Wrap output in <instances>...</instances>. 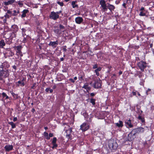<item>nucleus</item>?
<instances>
[{
	"label": "nucleus",
	"mask_w": 154,
	"mask_h": 154,
	"mask_svg": "<svg viewBox=\"0 0 154 154\" xmlns=\"http://www.w3.org/2000/svg\"><path fill=\"white\" fill-rule=\"evenodd\" d=\"M2 94V96L3 97H5L7 96V95L4 92H3Z\"/></svg>",
	"instance_id": "obj_45"
},
{
	"label": "nucleus",
	"mask_w": 154,
	"mask_h": 154,
	"mask_svg": "<svg viewBox=\"0 0 154 154\" xmlns=\"http://www.w3.org/2000/svg\"><path fill=\"white\" fill-rule=\"evenodd\" d=\"M74 80H77V77H74Z\"/></svg>",
	"instance_id": "obj_64"
},
{
	"label": "nucleus",
	"mask_w": 154,
	"mask_h": 154,
	"mask_svg": "<svg viewBox=\"0 0 154 154\" xmlns=\"http://www.w3.org/2000/svg\"><path fill=\"white\" fill-rule=\"evenodd\" d=\"M101 86V82L100 80H95L94 84L93 85V87L95 88H100Z\"/></svg>",
	"instance_id": "obj_6"
},
{
	"label": "nucleus",
	"mask_w": 154,
	"mask_h": 154,
	"mask_svg": "<svg viewBox=\"0 0 154 154\" xmlns=\"http://www.w3.org/2000/svg\"><path fill=\"white\" fill-rule=\"evenodd\" d=\"M82 88H85L86 89L87 92H89L88 91L90 90L91 88L89 85V84L88 83H85L84 86L82 87Z\"/></svg>",
	"instance_id": "obj_14"
},
{
	"label": "nucleus",
	"mask_w": 154,
	"mask_h": 154,
	"mask_svg": "<svg viewBox=\"0 0 154 154\" xmlns=\"http://www.w3.org/2000/svg\"><path fill=\"white\" fill-rule=\"evenodd\" d=\"M108 146L110 149H115L118 147V144L116 141L112 139L109 140Z\"/></svg>",
	"instance_id": "obj_2"
},
{
	"label": "nucleus",
	"mask_w": 154,
	"mask_h": 154,
	"mask_svg": "<svg viewBox=\"0 0 154 154\" xmlns=\"http://www.w3.org/2000/svg\"><path fill=\"white\" fill-rule=\"evenodd\" d=\"M135 137V135H133V134L132 133H131V132L128 135V140L129 141H132V140H134Z\"/></svg>",
	"instance_id": "obj_12"
},
{
	"label": "nucleus",
	"mask_w": 154,
	"mask_h": 154,
	"mask_svg": "<svg viewBox=\"0 0 154 154\" xmlns=\"http://www.w3.org/2000/svg\"><path fill=\"white\" fill-rule=\"evenodd\" d=\"M8 123L11 125L12 128H15L16 125L13 122H9Z\"/></svg>",
	"instance_id": "obj_26"
},
{
	"label": "nucleus",
	"mask_w": 154,
	"mask_h": 154,
	"mask_svg": "<svg viewBox=\"0 0 154 154\" xmlns=\"http://www.w3.org/2000/svg\"><path fill=\"white\" fill-rule=\"evenodd\" d=\"M60 61H63L64 60V58L63 57L61 58L60 59Z\"/></svg>",
	"instance_id": "obj_62"
},
{
	"label": "nucleus",
	"mask_w": 154,
	"mask_h": 154,
	"mask_svg": "<svg viewBox=\"0 0 154 154\" xmlns=\"http://www.w3.org/2000/svg\"><path fill=\"white\" fill-rule=\"evenodd\" d=\"M57 140V138L56 137H54L52 142V143L53 145V146L52 148L53 149L56 148L57 147L58 145L56 143Z\"/></svg>",
	"instance_id": "obj_9"
},
{
	"label": "nucleus",
	"mask_w": 154,
	"mask_h": 154,
	"mask_svg": "<svg viewBox=\"0 0 154 154\" xmlns=\"http://www.w3.org/2000/svg\"><path fill=\"white\" fill-rule=\"evenodd\" d=\"M14 13L12 14V15L14 16H17V14L19 13V11H17L16 10L14 11Z\"/></svg>",
	"instance_id": "obj_31"
},
{
	"label": "nucleus",
	"mask_w": 154,
	"mask_h": 154,
	"mask_svg": "<svg viewBox=\"0 0 154 154\" xmlns=\"http://www.w3.org/2000/svg\"><path fill=\"white\" fill-rule=\"evenodd\" d=\"M29 11L28 10H24L22 11V14L21 15V17L22 18L26 16V14L28 13Z\"/></svg>",
	"instance_id": "obj_19"
},
{
	"label": "nucleus",
	"mask_w": 154,
	"mask_h": 154,
	"mask_svg": "<svg viewBox=\"0 0 154 154\" xmlns=\"http://www.w3.org/2000/svg\"><path fill=\"white\" fill-rule=\"evenodd\" d=\"M66 46H63V51H67V49H66Z\"/></svg>",
	"instance_id": "obj_42"
},
{
	"label": "nucleus",
	"mask_w": 154,
	"mask_h": 154,
	"mask_svg": "<svg viewBox=\"0 0 154 154\" xmlns=\"http://www.w3.org/2000/svg\"><path fill=\"white\" fill-rule=\"evenodd\" d=\"M16 48L17 51V53H18V54H21V49L22 48V46L21 45H18L16 46Z\"/></svg>",
	"instance_id": "obj_18"
},
{
	"label": "nucleus",
	"mask_w": 154,
	"mask_h": 154,
	"mask_svg": "<svg viewBox=\"0 0 154 154\" xmlns=\"http://www.w3.org/2000/svg\"><path fill=\"white\" fill-rule=\"evenodd\" d=\"M75 21L77 23L80 24L83 21V18L80 17H78L75 18Z\"/></svg>",
	"instance_id": "obj_13"
},
{
	"label": "nucleus",
	"mask_w": 154,
	"mask_h": 154,
	"mask_svg": "<svg viewBox=\"0 0 154 154\" xmlns=\"http://www.w3.org/2000/svg\"><path fill=\"white\" fill-rule=\"evenodd\" d=\"M132 94L134 95H135L136 94V92H135L133 91L132 92Z\"/></svg>",
	"instance_id": "obj_56"
},
{
	"label": "nucleus",
	"mask_w": 154,
	"mask_h": 154,
	"mask_svg": "<svg viewBox=\"0 0 154 154\" xmlns=\"http://www.w3.org/2000/svg\"><path fill=\"white\" fill-rule=\"evenodd\" d=\"M100 4L101 5V7L102 8L101 10L103 11H106L107 10V6L106 3V2L104 0H101L100 2Z\"/></svg>",
	"instance_id": "obj_4"
},
{
	"label": "nucleus",
	"mask_w": 154,
	"mask_h": 154,
	"mask_svg": "<svg viewBox=\"0 0 154 154\" xmlns=\"http://www.w3.org/2000/svg\"><path fill=\"white\" fill-rule=\"evenodd\" d=\"M15 1V0H11L8 2H5L3 3L5 5H12Z\"/></svg>",
	"instance_id": "obj_17"
},
{
	"label": "nucleus",
	"mask_w": 154,
	"mask_h": 154,
	"mask_svg": "<svg viewBox=\"0 0 154 154\" xmlns=\"http://www.w3.org/2000/svg\"><path fill=\"white\" fill-rule=\"evenodd\" d=\"M153 45L152 44H151L150 45V48H152V47Z\"/></svg>",
	"instance_id": "obj_63"
},
{
	"label": "nucleus",
	"mask_w": 154,
	"mask_h": 154,
	"mask_svg": "<svg viewBox=\"0 0 154 154\" xmlns=\"http://www.w3.org/2000/svg\"><path fill=\"white\" fill-rule=\"evenodd\" d=\"M4 148L6 151H9L13 149V146L12 145H6L5 146Z\"/></svg>",
	"instance_id": "obj_11"
},
{
	"label": "nucleus",
	"mask_w": 154,
	"mask_h": 154,
	"mask_svg": "<svg viewBox=\"0 0 154 154\" xmlns=\"http://www.w3.org/2000/svg\"><path fill=\"white\" fill-rule=\"evenodd\" d=\"M90 95L91 96L93 97L95 95V94L94 93H92Z\"/></svg>",
	"instance_id": "obj_54"
},
{
	"label": "nucleus",
	"mask_w": 154,
	"mask_h": 154,
	"mask_svg": "<svg viewBox=\"0 0 154 154\" xmlns=\"http://www.w3.org/2000/svg\"><path fill=\"white\" fill-rule=\"evenodd\" d=\"M22 32H23V33L24 32H25L26 31V30L24 29V28H22Z\"/></svg>",
	"instance_id": "obj_47"
},
{
	"label": "nucleus",
	"mask_w": 154,
	"mask_h": 154,
	"mask_svg": "<svg viewBox=\"0 0 154 154\" xmlns=\"http://www.w3.org/2000/svg\"><path fill=\"white\" fill-rule=\"evenodd\" d=\"M44 136L45 137H46V139L47 140L50 139V137L48 136V133L46 132H45L44 133Z\"/></svg>",
	"instance_id": "obj_30"
},
{
	"label": "nucleus",
	"mask_w": 154,
	"mask_h": 154,
	"mask_svg": "<svg viewBox=\"0 0 154 154\" xmlns=\"http://www.w3.org/2000/svg\"><path fill=\"white\" fill-rule=\"evenodd\" d=\"M93 69H95L97 68H98V66L97 64H95L94 65H93Z\"/></svg>",
	"instance_id": "obj_37"
},
{
	"label": "nucleus",
	"mask_w": 154,
	"mask_h": 154,
	"mask_svg": "<svg viewBox=\"0 0 154 154\" xmlns=\"http://www.w3.org/2000/svg\"><path fill=\"white\" fill-rule=\"evenodd\" d=\"M18 83L20 84L21 86H23L24 85V83L23 80L18 81Z\"/></svg>",
	"instance_id": "obj_28"
},
{
	"label": "nucleus",
	"mask_w": 154,
	"mask_h": 154,
	"mask_svg": "<svg viewBox=\"0 0 154 154\" xmlns=\"http://www.w3.org/2000/svg\"><path fill=\"white\" fill-rule=\"evenodd\" d=\"M125 123L129 128H132L133 126V125L131 124V120L130 119L126 120Z\"/></svg>",
	"instance_id": "obj_15"
},
{
	"label": "nucleus",
	"mask_w": 154,
	"mask_h": 154,
	"mask_svg": "<svg viewBox=\"0 0 154 154\" xmlns=\"http://www.w3.org/2000/svg\"><path fill=\"white\" fill-rule=\"evenodd\" d=\"M115 124L118 127H122L123 126V122L121 121H119V123H116Z\"/></svg>",
	"instance_id": "obj_20"
},
{
	"label": "nucleus",
	"mask_w": 154,
	"mask_h": 154,
	"mask_svg": "<svg viewBox=\"0 0 154 154\" xmlns=\"http://www.w3.org/2000/svg\"><path fill=\"white\" fill-rule=\"evenodd\" d=\"M18 4L19 5H20V6H22L23 5V4L22 3H21V2H19L18 3Z\"/></svg>",
	"instance_id": "obj_53"
},
{
	"label": "nucleus",
	"mask_w": 154,
	"mask_h": 154,
	"mask_svg": "<svg viewBox=\"0 0 154 154\" xmlns=\"http://www.w3.org/2000/svg\"><path fill=\"white\" fill-rule=\"evenodd\" d=\"M137 130H138V133L140 132H143L144 131V129L141 127L137 128Z\"/></svg>",
	"instance_id": "obj_24"
},
{
	"label": "nucleus",
	"mask_w": 154,
	"mask_h": 154,
	"mask_svg": "<svg viewBox=\"0 0 154 154\" xmlns=\"http://www.w3.org/2000/svg\"><path fill=\"white\" fill-rule=\"evenodd\" d=\"M9 75L8 69L3 70L2 69L0 70V75H2L4 78H6Z\"/></svg>",
	"instance_id": "obj_5"
},
{
	"label": "nucleus",
	"mask_w": 154,
	"mask_h": 154,
	"mask_svg": "<svg viewBox=\"0 0 154 154\" xmlns=\"http://www.w3.org/2000/svg\"><path fill=\"white\" fill-rule=\"evenodd\" d=\"M5 17L6 18H9V15L8 14H5Z\"/></svg>",
	"instance_id": "obj_43"
},
{
	"label": "nucleus",
	"mask_w": 154,
	"mask_h": 154,
	"mask_svg": "<svg viewBox=\"0 0 154 154\" xmlns=\"http://www.w3.org/2000/svg\"><path fill=\"white\" fill-rule=\"evenodd\" d=\"M140 16H144L145 15V13H144L143 12L141 11L140 13Z\"/></svg>",
	"instance_id": "obj_39"
},
{
	"label": "nucleus",
	"mask_w": 154,
	"mask_h": 154,
	"mask_svg": "<svg viewBox=\"0 0 154 154\" xmlns=\"http://www.w3.org/2000/svg\"><path fill=\"white\" fill-rule=\"evenodd\" d=\"M59 27L60 29H64L65 28V27L61 24L59 25Z\"/></svg>",
	"instance_id": "obj_38"
},
{
	"label": "nucleus",
	"mask_w": 154,
	"mask_h": 154,
	"mask_svg": "<svg viewBox=\"0 0 154 154\" xmlns=\"http://www.w3.org/2000/svg\"><path fill=\"white\" fill-rule=\"evenodd\" d=\"M122 5L125 8H126V4L125 3H123V4H122Z\"/></svg>",
	"instance_id": "obj_55"
},
{
	"label": "nucleus",
	"mask_w": 154,
	"mask_h": 154,
	"mask_svg": "<svg viewBox=\"0 0 154 154\" xmlns=\"http://www.w3.org/2000/svg\"><path fill=\"white\" fill-rule=\"evenodd\" d=\"M109 9L110 11L112 12L113 11L115 8V7L113 5L108 4L107 9Z\"/></svg>",
	"instance_id": "obj_16"
},
{
	"label": "nucleus",
	"mask_w": 154,
	"mask_h": 154,
	"mask_svg": "<svg viewBox=\"0 0 154 154\" xmlns=\"http://www.w3.org/2000/svg\"><path fill=\"white\" fill-rule=\"evenodd\" d=\"M7 14H11L12 15V12L10 10H7Z\"/></svg>",
	"instance_id": "obj_40"
},
{
	"label": "nucleus",
	"mask_w": 154,
	"mask_h": 154,
	"mask_svg": "<svg viewBox=\"0 0 154 154\" xmlns=\"http://www.w3.org/2000/svg\"><path fill=\"white\" fill-rule=\"evenodd\" d=\"M138 119L139 120H140L143 123L144 122V118H143L141 116H139L138 117Z\"/></svg>",
	"instance_id": "obj_29"
},
{
	"label": "nucleus",
	"mask_w": 154,
	"mask_h": 154,
	"mask_svg": "<svg viewBox=\"0 0 154 154\" xmlns=\"http://www.w3.org/2000/svg\"><path fill=\"white\" fill-rule=\"evenodd\" d=\"M87 121L89 122H91V119L90 118H89V119H88V118H87Z\"/></svg>",
	"instance_id": "obj_51"
},
{
	"label": "nucleus",
	"mask_w": 154,
	"mask_h": 154,
	"mask_svg": "<svg viewBox=\"0 0 154 154\" xmlns=\"http://www.w3.org/2000/svg\"><path fill=\"white\" fill-rule=\"evenodd\" d=\"M84 76V75L83 74H82V75H80L78 77V79L80 81H82V80H83V77Z\"/></svg>",
	"instance_id": "obj_33"
},
{
	"label": "nucleus",
	"mask_w": 154,
	"mask_h": 154,
	"mask_svg": "<svg viewBox=\"0 0 154 154\" xmlns=\"http://www.w3.org/2000/svg\"><path fill=\"white\" fill-rule=\"evenodd\" d=\"M102 68L100 67H99L97 68L95 70V72L96 73V75L97 76H98L99 75V72L101 71Z\"/></svg>",
	"instance_id": "obj_21"
},
{
	"label": "nucleus",
	"mask_w": 154,
	"mask_h": 154,
	"mask_svg": "<svg viewBox=\"0 0 154 154\" xmlns=\"http://www.w3.org/2000/svg\"><path fill=\"white\" fill-rule=\"evenodd\" d=\"M57 3L60 5V6H62L63 5V2H58Z\"/></svg>",
	"instance_id": "obj_36"
},
{
	"label": "nucleus",
	"mask_w": 154,
	"mask_h": 154,
	"mask_svg": "<svg viewBox=\"0 0 154 154\" xmlns=\"http://www.w3.org/2000/svg\"><path fill=\"white\" fill-rule=\"evenodd\" d=\"M61 11H60L56 12L54 11L51 12L49 15V17L51 19L53 20H56L59 18V14L61 13Z\"/></svg>",
	"instance_id": "obj_1"
},
{
	"label": "nucleus",
	"mask_w": 154,
	"mask_h": 154,
	"mask_svg": "<svg viewBox=\"0 0 154 154\" xmlns=\"http://www.w3.org/2000/svg\"><path fill=\"white\" fill-rule=\"evenodd\" d=\"M72 131V129L71 128L66 130V137L68 139H71L72 136L71 135V133Z\"/></svg>",
	"instance_id": "obj_8"
},
{
	"label": "nucleus",
	"mask_w": 154,
	"mask_h": 154,
	"mask_svg": "<svg viewBox=\"0 0 154 154\" xmlns=\"http://www.w3.org/2000/svg\"><path fill=\"white\" fill-rule=\"evenodd\" d=\"M5 45V43L4 40H2L0 41V48H2Z\"/></svg>",
	"instance_id": "obj_25"
},
{
	"label": "nucleus",
	"mask_w": 154,
	"mask_h": 154,
	"mask_svg": "<svg viewBox=\"0 0 154 154\" xmlns=\"http://www.w3.org/2000/svg\"><path fill=\"white\" fill-rule=\"evenodd\" d=\"M96 100L94 99L91 98L90 99V102L93 105H94L95 104Z\"/></svg>",
	"instance_id": "obj_27"
},
{
	"label": "nucleus",
	"mask_w": 154,
	"mask_h": 154,
	"mask_svg": "<svg viewBox=\"0 0 154 154\" xmlns=\"http://www.w3.org/2000/svg\"><path fill=\"white\" fill-rule=\"evenodd\" d=\"M122 72L121 71H119V75H120L122 74Z\"/></svg>",
	"instance_id": "obj_59"
},
{
	"label": "nucleus",
	"mask_w": 154,
	"mask_h": 154,
	"mask_svg": "<svg viewBox=\"0 0 154 154\" xmlns=\"http://www.w3.org/2000/svg\"><path fill=\"white\" fill-rule=\"evenodd\" d=\"M49 88H46L45 90V91L47 92H48L49 91Z\"/></svg>",
	"instance_id": "obj_48"
},
{
	"label": "nucleus",
	"mask_w": 154,
	"mask_h": 154,
	"mask_svg": "<svg viewBox=\"0 0 154 154\" xmlns=\"http://www.w3.org/2000/svg\"><path fill=\"white\" fill-rule=\"evenodd\" d=\"M36 83H34L33 85L31 87V88L33 89H35V88L36 87Z\"/></svg>",
	"instance_id": "obj_34"
},
{
	"label": "nucleus",
	"mask_w": 154,
	"mask_h": 154,
	"mask_svg": "<svg viewBox=\"0 0 154 154\" xmlns=\"http://www.w3.org/2000/svg\"><path fill=\"white\" fill-rule=\"evenodd\" d=\"M144 7H142L140 9V11H143V10H144Z\"/></svg>",
	"instance_id": "obj_58"
},
{
	"label": "nucleus",
	"mask_w": 154,
	"mask_h": 154,
	"mask_svg": "<svg viewBox=\"0 0 154 154\" xmlns=\"http://www.w3.org/2000/svg\"><path fill=\"white\" fill-rule=\"evenodd\" d=\"M0 68H2V69H3V65H1L0 66Z\"/></svg>",
	"instance_id": "obj_61"
},
{
	"label": "nucleus",
	"mask_w": 154,
	"mask_h": 154,
	"mask_svg": "<svg viewBox=\"0 0 154 154\" xmlns=\"http://www.w3.org/2000/svg\"><path fill=\"white\" fill-rule=\"evenodd\" d=\"M60 30L59 29H56L54 30L55 32L58 33L59 32Z\"/></svg>",
	"instance_id": "obj_41"
},
{
	"label": "nucleus",
	"mask_w": 154,
	"mask_h": 154,
	"mask_svg": "<svg viewBox=\"0 0 154 154\" xmlns=\"http://www.w3.org/2000/svg\"><path fill=\"white\" fill-rule=\"evenodd\" d=\"M53 136V134L52 133H49V135L48 137H50H50H52Z\"/></svg>",
	"instance_id": "obj_46"
},
{
	"label": "nucleus",
	"mask_w": 154,
	"mask_h": 154,
	"mask_svg": "<svg viewBox=\"0 0 154 154\" xmlns=\"http://www.w3.org/2000/svg\"><path fill=\"white\" fill-rule=\"evenodd\" d=\"M76 2V1H72V7L73 8H78V5L77 4H76L75 3Z\"/></svg>",
	"instance_id": "obj_22"
},
{
	"label": "nucleus",
	"mask_w": 154,
	"mask_h": 154,
	"mask_svg": "<svg viewBox=\"0 0 154 154\" xmlns=\"http://www.w3.org/2000/svg\"><path fill=\"white\" fill-rule=\"evenodd\" d=\"M80 127V129L83 131H85L89 128V125L85 123H83Z\"/></svg>",
	"instance_id": "obj_7"
},
{
	"label": "nucleus",
	"mask_w": 154,
	"mask_h": 154,
	"mask_svg": "<svg viewBox=\"0 0 154 154\" xmlns=\"http://www.w3.org/2000/svg\"><path fill=\"white\" fill-rule=\"evenodd\" d=\"M138 76H139V77L140 78H141L142 76H143V74H142V73L141 72H139V73L138 74Z\"/></svg>",
	"instance_id": "obj_35"
},
{
	"label": "nucleus",
	"mask_w": 154,
	"mask_h": 154,
	"mask_svg": "<svg viewBox=\"0 0 154 154\" xmlns=\"http://www.w3.org/2000/svg\"><path fill=\"white\" fill-rule=\"evenodd\" d=\"M49 91L50 92V93H52L53 92V90L52 89L50 88H49Z\"/></svg>",
	"instance_id": "obj_52"
},
{
	"label": "nucleus",
	"mask_w": 154,
	"mask_h": 154,
	"mask_svg": "<svg viewBox=\"0 0 154 154\" xmlns=\"http://www.w3.org/2000/svg\"><path fill=\"white\" fill-rule=\"evenodd\" d=\"M17 120V117H14L13 119V121L14 122H15Z\"/></svg>",
	"instance_id": "obj_50"
},
{
	"label": "nucleus",
	"mask_w": 154,
	"mask_h": 154,
	"mask_svg": "<svg viewBox=\"0 0 154 154\" xmlns=\"http://www.w3.org/2000/svg\"><path fill=\"white\" fill-rule=\"evenodd\" d=\"M58 44V41L57 40L55 42H50L49 44V45L50 46H51L53 48H54L56 47Z\"/></svg>",
	"instance_id": "obj_10"
},
{
	"label": "nucleus",
	"mask_w": 154,
	"mask_h": 154,
	"mask_svg": "<svg viewBox=\"0 0 154 154\" xmlns=\"http://www.w3.org/2000/svg\"><path fill=\"white\" fill-rule=\"evenodd\" d=\"M10 55L11 56H12L14 55V54L13 53L12 51H10Z\"/></svg>",
	"instance_id": "obj_49"
},
{
	"label": "nucleus",
	"mask_w": 154,
	"mask_h": 154,
	"mask_svg": "<svg viewBox=\"0 0 154 154\" xmlns=\"http://www.w3.org/2000/svg\"><path fill=\"white\" fill-rule=\"evenodd\" d=\"M150 18L152 20H154V17H150Z\"/></svg>",
	"instance_id": "obj_60"
},
{
	"label": "nucleus",
	"mask_w": 154,
	"mask_h": 154,
	"mask_svg": "<svg viewBox=\"0 0 154 154\" xmlns=\"http://www.w3.org/2000/svg\"><path fill=\"white\" fill-rule=\"evenodd\" d=\"M138 130H137V128H136L135 129H133L132 131L131 132V133H133V135H135L136 134L138 133Z\"/></svg>",
	"instance_id": "obj_23"
},
{
	"label": "nucleus",
	"mask_w": 154,
	"mask_h": 154,
	"mask_svg": "<svg viewBox=\"0 0 154 154\" xmlns=\"http://www.w3.org/2000/svg\"><path fill=\"white\" fill-rule=\"evenodd\" d=\"M13 68L15 70L16 69V66L15 65L13 66H12Z\"/></svg>",
	"instance_id": "obj_57"
},
{
	"label": "nucleus",
	"mask_w": 154,
	"mask_h": 154,
	"mask_svg": "<svg viewBox=\"0 0 154 154\" xmlns=\"http://www.w3.org/2000/svg\"><path fill=\"white\" fill-rule=\"evenodd\" d=\"M69 81H70L71 82L74 83L75 82L74 81V80L72 79H69Z\"/></svg>",
	"instance_id": "obj_44"
},
{
	"label": "nucleus",
	"mask_w": 154,
	"mask_h": 154,
	"mask_svg": "<svg viewBox=\"0 0 154 154\" xmlns=\"http://www.w3.org/2000/svg\"><path fill=\"white\" fill-rule=\"evenodd\" d=\"M138 67L140 69L142 72L144 71V69L146 67V63L143 61H141L138 63L137 64Z\"/></svg>",
	"instance_id": "obj_3"
},
{
	"label": "nucleus",
	"mask_w": 154,
	"mask_h": 154,
	"mask_svg": "<svg viewBox=\"0 0 154 154\" xmlns=\"http://www.w3.org/2000/svg\"><path fill=\"white\" fill-rule=\"evenodd\" d=\"M145 78L143 79H141V81L140 82V85H144V83L145 82L144 81Z\"/></svg>",
	"instance_id": "obj_32"
}]
</instances>
